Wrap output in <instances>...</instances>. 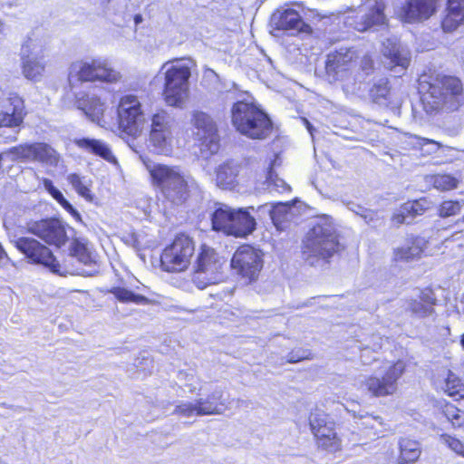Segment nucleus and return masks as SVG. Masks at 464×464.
<instances>
[{"instance_id": "obj_1", "label": "nucleus", "mask_w": 464, "mask_h": 464, "mask_svg": "<svg viewBox=\"0 0 464 464\" xmlns=\"http://www.w3.org/2000/svg\"><path fill=\"white\" fill-rule=\"evenodd\" d=\"M71 229L65 221L56 216L29 219L23 232L33 237H20L12 243L29 264L41 266L56 275H63V266L50 247H64L70 242Z\"/></svg>"}, {"instance_id": "obj_2", "label": "nucleus", "mask_w": 464, "mask_h": 464, "mask_svg": "<svg viewBox=\"0 0 464 464\" xmlns=\"http://www.w3.org/2000/svg\"><path fill=\"white\" fill-rule=\"evenodd\" d=\"M423 102L430 111L452 113L464 105L463 80L452 73L433 72L420 80Z\"/></svg>"}, {"instance_id": "obj_3", "label": "nucleus", "mask_w": 464, "mask_h": 464, "mask_svg": "<svg viewBox=\"0 0 464 464\" xmlns=\"http://www.w3.org/2000/svg\"><path fill=\"white\" fill-rule=\"evenodd\" d=\"M230 118L236 131L249 140H263L274 131L269 115L254 102L237 101L231 106Z\"/></svg>"}, {"instance_id": "obj_4", "label": "nucleus", "mask_w": 464, "mask_h": 464, "mask_svg": "<svg viewBox=\"0 0 464 464\" xmlns=\"http://www.w3.org/2000/svg\"><path fill=\"white\" fill-rule=\"evenodd\" d=\"M150 183L164 198L175 206H181L191 198V185L179 167L165 164H146Z\"/></svg>"}, {"instance_id": "obj_5", "label": "nucleus", "mask_w": 464, "mask_h": 464, "mask_svg": "<svg viewBox=\"0 0 464 464\" xmlns=\"http://www.w3.org/2000/svg\"><path fill=\"white\" fill-rule=\"evenodd\" d=\"M183 60L174 58L161 67L164 75L161 95L165 104L169 107H182L189 95L191 68Z\"/></svg>"}, {"instance_id": "obj_6", "label": "nucleus", "mask_w": 464, "mask_h": 464, "mask_svg": "<svg viewBox=\"0 0 464 464\" xmlns=\"http://www.w3.org/2000/svg\"><path fill=\"white\" fill-rule=\"evenodd\" d=\"M210 221L212 230L235 237H246L256 227L255 218L246 208L235 209L225 204L215 208Z\"/></svg>"}, {"instance_id": "obj_7", "label": "nucleus", "mask_w": 464, "mask_h": 464, "mask_svg": "<svg viewBox=\"0 0 464 464\" xmlns=\"http://www.w3.org/2000/svg\"><path fill=\"white\" fill-rule=\"evenodd\" d=\"M406 368V362L401 359L385 362L380 367L379 373L370 374L363 379V392L372 398L393 396L398 392L399 381L405 373Z\"/></svg>"}, {"instance_id": "obj_8", "label": "nucleus", "mask_w": 464, "mask_h": 464, "mask_svg": "<svg viewBox=\"0 0 464 464\" xmlns=\"http://www.w3.org/2000/svg\"><path fill=\"white\" fill-rule=\"evenodd\" d=\"M196 252V241L186 232L177 233L165 245L160 263L163 271L180 273L188 269Z\"/></svg>"}, {"instance_id": "obj_9", "label": "nucleus", "mask_w": 464, "mask_h": 464, "mask_svg": "<svg viewBox=\"0 0 464 464\" xmlns=\"http://www.w3.org/2000/svg\"><path fill=\"white\" fill-rule=\"evenodd\" d=\"M121 75L104 59H80L70 64L68 82L71 85L76 82H105L115 83Z\"/></svg>"}, {"instance_id": "obj_10", "label": "nucleus", "mask_w": 464, "mask_h": 464, "mask_svg": "<svg viewBox=\"0 0 464 464\" xmlns=\"http://www.w3.org/2000/svg\"><path fill=\"white\" fill-rule=\"evenodd\" d=\"M118 129L126 135L138 138L141 135L147 122L146 115L138 96L122 95L116 108Z\"/></svg>"}, {"instance_id": "obj_11", "label": "nucleus", "mask_w": 464, "mask_h": 464, "mask_svg": "<svg viewBox=\"0 0 464 464\" xmlns=\"http://www.w3.org/2000/svg\"><path fill=\"white\" fill-rule=\"evenodd\" d=\"M309 427L316 447L330 453H336L343 449L342 438L335 430L336 423L322 411H314L309 415Z\"/></svg>"}, {"instance_id": "obj_12", "label": "nucleus", "mask_w": 464, "mask_h": 464, "mask_svg": "<svg viewBox=\"0 0 464 464\" xmlns=\"http://www.w3.org/2000/svg\"><path fill=\"white\" fill-rule=\"evenodd\" d=\"M338 235L322 226L314 227L304 240L303 251L311 256L329 259L342 250Z\"/></svg>"}, {"instance_id": "obj_13", "label": "nucleus", "mask_w": 464, "mask_h": 464, "mask_svg": "<svg viewBox=\"0 0 464 464\" xmlns=\"http://www.w3.org/2000/svg\"><path fill=\"white\" fill-rule=\"evenodd\" d=\"M34 47L31 38L22 44L21 71L25 79L36 82L45 75L49 60L45 44H38L37 52L33 53Z\"/></svg>"}, {"instance_id": "obj_14", "label": "nucleus", "mask_w": 464, "mask_h": 464, "mask_svg": "<svg viewBox=\"0 0 464 464\" xmlns=\"http://www.w3.org/2000/svg\"><path fill=\"white\" fill-rule=\"evenodd\" d=\"M231 266L242 277L255 281L263 267L262 256L250 245H242L234 253Z\"/></svg>"}, {"instance_id": "obj_15", "label": "nucleus", "mask_w": 464, "mask_h": 464, "mask_svg": "<svg viewBox=\"0 0 464 464\" xmlns=\"http://www.w3.org/2000/svg\"><path fill=\"white\" fill-rule=\"evenodd\" d=\"M438 7V0H406L400 6L399 16L405 23H421L433 16Z\"/></svg>"}, {"instance_id": "obj_16", "label": "nucleus", "mask_w": 464, "mask_h": 464, "mask_svg": "<svg viewBox=\"0 0 464 464\" xmlns=\"http://www.w3.org/2000/svg\"><path fill=\"white\" fill-rule=\"evenodd\" d=\"M359 59L358 53L353 48H340L327 54L325 72L337 79L349 72Z\"/></svg>"}, {"instance_id": "obj_17", "label": "nucleus", "mask_w": 464, "mask_h": 464, "mask_svg": "<svg viewBox=\"0 0 464 464\" xmlns=\"http://www.w3.org/2000/svg\"><path fill=\"white\" fill-rule=\"evenodd\" d=\"M464 25V0H446L440 18V29L450 34Z\"/></svg>"}, {"instance_id": "obj_18", "label": "nucleus", "mask_w": 464, "mask_h": 464, "mask_svg": "<svg viewBox=\"0 0 464 464\" xmlns=\"http://www.w3.org/2000/svg\"><path fill=\"white\" fill-rule=\"evenodd\" d=\"M6 102L0 111V128L20 127L27 114L24 100L17 93H10Z\"/></svg>"}, {"instance_id": "obj_19", "label": "nucleus", "mask_w": 464, "mask_h": 464, "mask_svg": "<svg viewBox=\"0 0 464 464\" xmlns=\"http://www.w3.org/2000/svg\"><path fill=\"white\" fill-rule=\"evenodd\" d=\"M428 241L418 235H410L406 238V245L393 249L392 261L394 263L411 262L421 258L427 249Z\"/></svg>"}, {"instance_id": "obj_20", "label": "nucleus", "mask_w": 464, "mask_h": 464, "mask_svg": "<svg viewBox=\"0 0 464 464\" xmlns=\"http://www.w3.org/2000/svg\"><path fill=\"white\" fill-rule=\"evenodd\" d=\"M222 262L215 249L207 244H201L194 262V272L216 276L220 272Z\"/></svg>"}, {"instance_id": "obj_21", "label": "nucleus", "mask_w": 464, "mask_h": 464, "mask_svg": "<svg viewBox=\"0 0 464 464\" xmlns=\"http://www.w3.org/2000/svg\"><path fill=\"white\" fill-rule=\"evenodd\" d=\"M276 28L283 31H293L296 34H312V26L305 23L300 14L292 8L282 11L276 21Z\"/></svg>"}, {"instance_id": "obj_22", "label": "nucleus", "mask_w": 464, "mask_h": 464, "mask_svg": "<svg viewBox=\"0 0 464 464\" xmlns=\"http://www.w3.org/2000/svg\"><path fill=\"white\" fill-rule=\"evenodd\" d=\"M438 300L432 286L428 285L420 289L417 299L409 302V310L411 314L427 317L434 313V306Z\"/></svg>"}, {"instance_id": "obj_23", "label": "nucleus", "mask_w": 464, "mask_h": 464, "mask_svg": "<svg viewBox=\"0 0 464 464\" xmlns=\"http://www.w3.org/2000/svg\"><path fill=\"white\" fill-rule=\"evenodd\" d=\"M198 405V416L221 414L227 410V401L222 390H215L206 398L197 400Z\"/></svg>"}, {"instance_id": "obj_24", "label": "nucleus", "mask_w": 464, "mask_h": 464, "mask_svg": "<svg viewBox=\"0 0 464 464\" xmlns=\"http://www.w3.org/2000/svg\"><path fill=\"white\" fill-rule=\"evenodd\" d=\"M74 145L88 153L98 156L108 162L113 163L116 158L111 149L103 141L91 138H78L73 140Z\"/></svg>"}, {"instance_id": "obj_25", "label": "nucleus", "mask_w": 464, "mask_h": 464, "mask_svg": "<svg viewBox=\"0 0 464 464\" xmlns=\"http://www.w3.org/2000/svg\"><path fill=\"white\" fill-rule=\"evenodd\" d=\"M398 464H414L421 455V447L417 440L401 437L398 441Z\"/></svg>"}, {"instance_id": "obj_26", "label": "nucleus", "mask_w": 464, "mask_h": 464, "mask_svg": "<svg viewBox=\"0 0 464 464\" xmlns=\"http://www.w3.org/2000/svg\"><path fill=\"white\" fill-rule=\"evenodd\" d=\"M434 407L450 423L452 428H464V411L444 399L438 400Z\"/></svg>"}, {"instance_id": "obj_27", "label": "nucleus", "mask_w": 464, "mask_h": 464, "mask_svg": "<svg viewBox=\"0 0 464 464\" xmlns=\"http://www.w3.org/2000/svg\"><path fill=\"white\" fill-rule=\"evenodd\" d=\"M79 108L92 121H100L104 114V102L98 96L84 94L77 100Z\"/></svg>"}, {"instance_id": "obj_28", "label": "nucleus", "mask_w": 464, "mask_h": 464, "mask_svg": "<svg viewBox=\"0 0 464 464\" xmlns=\"http://www.w3.org/2000/svg\"><path fill=\"white\" fill-rule=\"evenodd\" d=\"M386 5L382 0H376L370 7L368 13L362 18V32L379 24H386V15L384 14Z\"/></svg>"}, {"instance_id": "obj_29", "label": "nucleus", "mask_w": 464, "mask_h": 464, "mask_svg": "<svg viewBox=\"0 0 464 464\" xmlns=\"http://www.w3.org/2000/svg\"><path fill=\"white\" fill-rule=\"evenodd\" d=\"M59 160L56 150L48 143L33 142L32 143V161H37L43 164H55Z\"/></svg>"}, {"instance_id": "obj_30", "label": "nucleus", "mask_w": 464, "mask_h": 464, "mask_svg": "<svg viewBox=\"0 0 464 464\" xmlns=\"http://www.w3.org/2000/svg\"><path fill=\"white\" fill-rule=\"evenodd\" d=\"M171 131L150 130L149 141L157 154L169 155L172 150Z\"/></svg>"}, {"instance_id": "obj_31", "label": "nucleus", "mask_w": 464, "mask_h": 464, "mask_svg": "<svg viewBox=\"0 0 464 464\" xmlns=\"http://www.w3.org/2000/svg\"><path fill=\"white\" fill-rule=\"evenodd\" d=\"M66 180L80 197L87 201H92L93 194L91 189L92 182L91 179H86L85 177L73 172L66 176Z\"/></svg>"}, {"instance_id": "obj_32", "label": "nucleus", "mask_w": 464, "mask_h": 464, "mask_svg": "<svg viewBox=\"0 0 464 464\" xmlns=\"http://www.w3.org/2000/svg\"><path fill=\"white\" fill-rule=\"evenodd\" d=\"M192 124L193 126L201 132L202 136L205 138L211 137L215 135L218 131L217 125L211 117L203 111H195L192 115Z\"/></svg>"}, {"instance_id": "obj_33", "label": "nucleus", "mask_w": 464, "mask_h": 464, "mask_svg": "<svg viewBox=\"0 0 464 464\" xmlns=\"http://www.w3.org/2000/svg\"><path fill=\"white\" fill-rule=\"evenodd\" d=\"M391 89L389 80L382 78L372 83L368 91V94L373 103L382 104L390 100Z\"/></svg>"}, {"instance_id": "obj_34", "label": "nucleus", "mask_w": 464, "mask_h": 464, "mask_svg": "<svg viewBox=\"0 0 464 464\" xmlns=\"http://www.w3.org/2000/svg\"><path fill=\"white\" fill-rule=\"evenodd\" d=\"M41 183L45 190L55 199L62 208L74 218H80L79 212L73 206L63 197V193L54 187L53 181L47 178H43Z\"/></svg>"}, {"instance_id": "obj_35", "label": "nucleus", "mask_w": 464, "mask_h": 464, "mask_svg": "<svg viewBox=\"0 0 464 464\" xmlns=\"http://www.w3.org/2000/svg\"><path fill=\"white\" fill-rule=\"evenodd\" d=\"M443 392L457 401L464 399V382L452 372L449 371L444 380Z\"/></svg>"}, {"instance_id": "obj_36", "label": "nucleus", "mask_w": 464, "mask_h": 464, "mask_svg": "<svg viewBox=\"0 0 464 464\" xmlns=\"http://www.w3.org/2000/svg\"><path fill=\"white\" fill-rule=\"evenodd\" d=\"M464 207V200L445 199L439 203L436 208L437 216L440 218H449L459 215Z\"/></svg>"}, {"instance_id": "obj_37", "label": "nucleus", "mask_w": 464, "mask_h": 464, "mask_svg": "<svg viewBox=\"0 0 464 464\" xmlns=\"http://www.w3.org/2000/svg\"><path fill=\"white\" fill-rule=\"evenodd\" d=\"M108 292L114 295V297L121 303L129 304L133 303L137 304H143L149 302V299L139 294H135L132 291L121 287V286H114L111 287Z\"/></svg>"}, {"instance_id": "obj_38", "label": "nucleus", "mask_w": 464, "mask_h": 464, "mask_svg": "<svg viewBox=\"0 0 464 464\" xmlns=\"http://www.w3.org/2000/svg\"><path fill=\"white\" fill-rule=\"evenodd\" d=\"M150 130L171 131L169 117L166 111L160 110L150 117Z\"/></svg>"}, {"instance_id": "obj_39", "label": "nucleus", "mask_w": 464, "mask_h": 464, "mask_svg": "<svg viewBox=\"0 0 464 464\" xmlns=\"http://www.w3.org/2000/svg\"><path fill=\"white\" fill-rule=\"evenodd\" d=\"M71 254L84 265L90 264L92 259L87 245L79 239L72 241Z\"/></svg>"}, {"instance_id": "obj_40", "label": "nucleus", "mask_w": 464, "mask_h": 464, "mask_svg": "<svg viewBox=\"0 0 464 464\" xmlns=\"http://www.w3.org/2000/svg\"><path fill=\"white\" fill-rule=\"evenodd\" d=\"M6 153L13 156L15 160L32 161V143H22L11 147L6 150Z\"/></svg>"}, {"instance_id": "obj_41", "label": "nucleus", "mask_w": 464, "mask_h": 464, "mask_svg": "<svg viewBox=\"0 0 464 464\" xmlns=\"http://www.w3.org/2000/svg\"><path fill=\"white\" fill-rule=\"evenodd\" d=\"M458 179L450 174H437L433 177V186L439 190L449 191L458 187Z\"/></svg>"}, {"instance_id": "obj_42", "label": "nucleus", "mask_w": 464, "mask_h": 464, "mask_svg": "<svg viewBox=\"0 0 464 464\" xmlns=\"http://www.w3.org/2000/svg\"><path fill=\"white\" fill-rule=\"evenodd\" d=\"M427 200L424 198L413 200L406 204L403 208L409 216H420L427 210Z\"/></svg>"}, {"instance_id": "obj_43", "label": "nucleus", "mask_w": 464, "mask_h": 464, "mask_svg": "<svg viewBox=\"0 0 464 464\" xmlns=\"http://www.w3.org/2000/svg\"><path fill=\"white\" fill-rule=\"evenodd\" d=\"M440 440L447 445L452 451L464 457V443L455 436L444 433L440 435Z\"/></svg>"}, {"instance_id": "obj_44", "label": "nucleus", "mask_w": 464, "mask_h": 464, "mask_svg": "<svg viewBox=\"0 0 464 464\" xmlns=\"http://www.w3.org/2000/svg\"><path fill=\"white\" fill-rule=\"evenodd\" d=\"M236 175L233 169L229 166H221L217 171V180L220 185L231 186L235 183Z\"/></svg>"}, {"instance_id": "obj_45", "label": "nucleus", "mask_w": 464, "mask_h": 464, "mask_svg": "<svg viewBox=\"0 0 464 464\" xmlns=\"http://www.w3.org/2000/svg\"><path fill=\"white\" fill-rule=\"evenodd\" d=\"M314 358V354L311 351L303 350L301 348L294 349L290 353H288L285 362L287 363H297L306 360H312Z\"/></svg>"}, {"instance_id": "obj_46", "label": "nucleus", "mask_w": 464, "mask_h": 464, "mask_svg": "<svg viewBox=\"0 0 464 464\" xmlns=\"http://www.w3.org/2000/svg\"><path fill=\"white\" fill-rule=\"evenodd\" d=\"M198 405L196 401L195 403L192 402H183L175 407L174 413L182 416V417H191L193 415H198Z\"/></svg>"}, {"instance_id": "obj_47", "label": "nucleus", "mask_w": 464, "mask_h": 464, "mask_svg": "<svg viewBox=\"0 0 464 464\" xmlns=\"http://www.w3.org/2000/svg\"><path fill=\"white\" fill-rule=\"evenodd\" d=\"M268 185L272 186L273 188L278 193H289L292 188L290 185H288L284 179H279L277 177L272 178L271 176L268 178Z\"/></svg>"}, {"instance_id": "obj_48", "label": "nucleus", "mask_w": 464, "mask_h": 464, "mask_svg": "<svg viewBox=\"0 0 464 464\" xmlns=\"http://www.w3.org/2000/svg\"><path fill=\"white\" fill-rule=\"evenodd\" d=\"M360 69L364 75H370L374 72V61L371 55L365 54L362 57Z\"/></svg>"}, {"instance_id": "obj_49", "label": "nucleus", "mask_w": 464, "mask_h": 464, "mask_svg": "<svg viewBox=\"0 0 464 464\" xmlns=\"http://www.w3.org/2000/svg\"><path fill=\"white\" fill-rule=\"evenodd\" d=\"M389 57L394 65L406 68L409 64V60L405 57H402L399 52L391 53Z\"/></svg>"}, {"instance_id": "obj_50", "label": "nucleus", "mask_w": 464, "mask_h": 464, "mask_svg": "<svg viewBox=\"0 0 464 464\" xmlns=\"http://www.w3.org/2000/svg\"><path fill=\"white\" fill-rule=\"evenodd\" d=\"M409 215L406 213L405 209L403 208V210H401V211L393 213L391 218V220L395 227H400L401 225H402L405 222V219Z\"/></svg>"}, {"instance_id": "obj_51", "label": "nucleus", "mask_w": 464, "mask_h": 464, "mask_svg": "<svg viewBox=\"0 0 464 464\" xmlns=\"http://www.w3.org/2000/svg\"><path fill=\"white\" fill-rule=\"evenodd\" d=\"M415 139H416V144H418L420 148H422L423 146L428 145V144L438 145V142H436L435 140H430V139L418 137V136H415Z\"/></svg>"}, {"instance_id": "obj_52", "label": "nucleus", "mask_w": 464, "mask_h": 464, "mask_svg": "<svg viewBox=\"0 0 464 464\" xmlns=\"http://www.w3.org/2000/svg\"><path fill=\"white\" fill-rule=\"evenodd\" d=\"M5 258L7 259L8 256L4 247L2 246V245L0 244V260H3Z\"/></svg>"}, {"instance_id": "obj_53", "label": "nucleus", "mask_w": 464, "mask_h": 464, "mask_svg": "<svg viewBox=\"0 0 464 464\" xmlns=\"http://www.w3.org/2000/svg\"><path fill=\"white\" fill-rule=\"evenodd\" d=\"M3 30H4V23L0 19V34L3 33Z\"/></svg>"}, {"instance_id": "obj_54", "label": "nucleus", "mask_w": 464, "mask_h": 464, "mask_svg": "<svg viewBox=\"0 0 464 464\" xmlns=\"http://www.w3.org/2000/svg\"><path fill=\"white\" fill-rule=\"evenodd\" d=\"M140 20H141V16L140 15L138 14V15L135 16V22L136 23H139Z\"/></svg>"}, {"instance_id": "obj_55", "label": "nucleus", "mask_w": 464, "mask_h": 464, "mask_svg": "<svg viewBox=\"0 0 464 464\" xmlns=\"http://www.w3.org/2000/svg\"><path fill=\"white\" fill-rule=\"evenodd\" d=\"M111 2V0H102V5H108Z\"/></svg>"}, {"instance_id": "obj_56", "label": "nucleus", "mask_w": 464, "mask_h": 464, "mask_svg": "<svg viewBox=\"0 0 464 464\" xmlns=\"http://www.w3.org/2000/svg\"><path fill=\"white\" fill-rule=\"evenodd\" d=\"M460 343H461L462 346H464V334L461 335Z\"/></svg>"}, {"instance_id": "obj_57", "label": "nucleus", "mask_w": 464, "mask_h": 464, "mask_svg": "<svg viewBox=\"0 0 464 464\" xmlns=\"http://www.w3.org/2000/svg\"><path fill=\"white\" fill-rule=\"evenodd\" d=\"M264 207H266V205L265 204V205H263V206H259V207H258V209H259V208H264Z\"/></svg>"}, {"instance_id": "obj_58", "label": "nucleus", "mask_w": 464, "mask_h": 464, "mask_svg": "<svg viewBox=\"0 0 464 464\" xmlns=\"http://www.w3.org/2000/svg\"><path fill=\"white\" fill-rule=\"evenodd\" d=\"M248 208L252 209L253 211L255 210L254 207H249Z\"/></svg>"}, {"instance_id": "obj_59", "label": "nucleus", "mask_w": 464, "mask_h": 464, "mask_svg": "<svg viewBox=\"0 0 464 464\" xmlns=\"http://www.w3.org/2000/svg\"><path fill=\"white\" fill-rule=\"evenodd\" d=\"M461 221H462V222H464V215H463V217H462V218H461Z\"/></svg>"}]
</instances>
